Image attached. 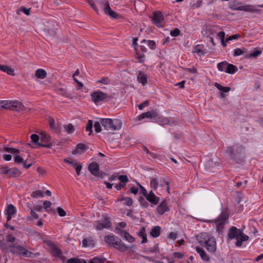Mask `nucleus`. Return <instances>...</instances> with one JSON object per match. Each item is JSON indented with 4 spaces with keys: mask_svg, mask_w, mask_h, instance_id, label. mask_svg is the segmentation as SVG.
I'll list each match as a JSON object with an SVG mask.
<instances>
[{
    "mask_svg": "<svg viewBox=\"0 0 263 263\" xmlns=\"http://www.w3.org/2000/svg\"><path fill=\"white\" fill-rule=\"evenodd\" d=\"M228 236L230 239H236L235 245L237 247H240L242 242L246 241L249 239L248 236L243 234L241 230L235 227L231 228L228 233Z\"/></svg>",
    "mask_w": 263,
    "mask_h": 263,
    "instance_id": "f257e3e1",
    "label": "nucleus"
},
{
    "mask_svg": "<svg viewBox=\"0 0 263 263\" xmlns=\"http://www.w3.org/2000/svg\"><path fill=\"white\" fill-rule=\"evenodd\" d=\"M101 125L107 130H118L121 128L122 122L120 120L105 118L101 119Z\"/></svg>",
    "mask_w": 263,
    "mask_h": 263,
    "instance_id": "f03ea898",
    "label": "nucleus"
},
{
    "mask_svg": "<svg viewBox=\"0 0 263 263\" xmlns=\"http://www.w3.org/2000/svg\"><path fill=\"white\" fill-rule=\"evenodd\" d=\"M105 241L121 251H126L128 248L119 238L114 236H107L104 238Z\"/></svg>",
    "mask_w": 263,
    "mask_h": 263,
    "instance_id": "7ed1b4c3",
    "label": "nucleus"
},
{
    "mask_svg": "<svg viewBox=\"0 0 263 263\" xmlns=\"http://www.w3.org/2000/svg\"><path fill=\"white\" fill-rule=\"evenodd\" d=\"M2 109H8L15 111H22L25 109L23 104L17 101H2Z\"/></svg>",
    "mask_w": 263,
    "mask_h": 263,
    "instance_id": "20e7f679",
    "label": "nucleus"
},
{
    "mask_svg": "<svg viewBox=\"0 0 263 263\" xmlns=\"http://www.w3.org/2000/svg\"><path fill=\"white\" fill-rule=\"evenodd\" d=\"M199 243L205 247L206 249L211 253H214L216 250V242L214 237H204L203 240H199Z\"/></svg>",
    "mask_w": 263,
    "mask_h": 263,
    "instance_id": "39448f33",
    "label": "nucleus"
},
{
    "mask_svg": "<svg viewBox=\"0 0 263 263\" xmlns=\"http://www.w3.org/2000/svg\"><path fill=\"white\" fill-rule=\"evenodd\" d=\"M242 151L241 146L238 145H234L232 146L228 147L226 154L228 157L231 159H235L239 157Z\"/></svg>",
    "mask_w": 263,
    "mask_h": 263,
    "instance_id": "423d86ee",
    "label": "nucleus"
},
{
    "mask_svg": "<svg viewBox=\"0 0 263 263\" xmlns=\"http://www.w3.org/2000/svg\"><path fill=\"white\" fill-rule=\"evenodd\" d=\"M9 249L10 252L13 254H18L25 257H32V253L21 246L13 244L9 246Z\"/></svg>",
    "mask_w": 263,
    "mask_h": 263,
    "instance_id": "0eeeda50",
    "label": "nucleus"
},
{
    "mask_svg": "<svg viewBox=\"0 0 263 263\" xmlns=\"http://www.w3.org/2000/svg\"><path fill=\"white\" fill-rule=\"evenodd\" d=\"M228 216L226 214H221L218 216L215 221V227L217 230L221 232L223 229V226L227 223Z\"/></svg>",
    "mask_w": 263,
    "mask_h": 263,
    "instance_id": "6e6552de",
    "label": "nucleus"
},
{
    "mask_svg": "<svg viewBox=\"0 0 263 263\" xmlns=\"http://www.w3.org/2000/svg\"><path fill=\"white\" fill-rule=\"evenodd\" d=\"M230 8L235 11H243L249 12H257L259 11L256 6L252 5H244L238 7H231Z\"/></svg>",
    "mask_w": 263,
    "mask_h": 263,
    "instance_id": "1a4fd4ad",
    "label": "nucleus"
},
{
    "mask_svg": "<svg viewBox=\"0 0 263 263\" xmlns=\"http://www.w3.org/2000/svg\"><path fill=\"white\" fill-rule=\"evenodd\" d=\"M153 21V23L158 27H163L164 26V17L162 13L159 11L154 13Z\"/></svg>",
    "mask_w": 263,
    "mask_h": 263,
    "instance_id": "9d476101",
    "label": "nucleus"
},
{
    "mask_svg": "<svg viewBox=\"0 0 263 263\" xmlns=\"http://www.w3.org/2000/svg\"><path fill=\"white\" fill-rule=\"evenodd\" d=\"M91 97L92 101L96 104L104 100L107 98V95L101 91H96L91 93Z\"/></svg>",
    "mask_w": 263,
    "mask_h": 263,
    "instance_id": "9b49d317",
    "label": "nucleus"
},
{
    "mask_svg": "<svg viewBox=\"0 0 263 263\" xmlns=\"http://www.w3.org/2000/svg\"><path fill=\"white\" fill-rule=\"evenodd\" d=\"M95 226L97 230L101 231L103 229H109L111 226V223L109 218L105 217L102 222L96 221Z\"/></svg>",
    "mask_w": 263,
    "mask_h": 263,
    "instance_id": "f8f14e48",
    "label": "nucleus"
},
{
    "mask_svg": "<svg viewBox=\"0 0 263 263\" xmlns=\"http://www.w3.org/2000/svg\"><path fill=\"white\" fill-rule=\"evenodd\" d=\"M159 118V114L156 110H152L141 114L138 117V120H141L144 118L157 119Z\"/></svg>",
    "mask_w": 263,
    "mask_h": 263,
    "instance_id": "ddd939ff",
    "label": "nucleus"
},
{
    "mask_svg": "<svg viewBox=\"0 0 263 263\" xmlns=\"http://www.w3.org/2000/svg\"><path fill=\"white\" fill-rule=\"evenodd\" d=\"M102 8L103 9L104 11L106 14L114 18H117L118 14L111 9L108 2L103 4L102 5Z\"/></svg>",
    "mask_w": 263,
    "mask_h": 263,
    "instance_id": "4468645a",
    "label": "nucleus"
},
{
    "mask_svg": "<svg viewBox=\"0 0 263 263\" xmlns=\"http://www.w3.org/2000/svg\"><path fill=\"white\" fill-rule=\"evenodd\" d=\"M88 170L91 174L95 176L102 177L103 176L99 173V165L96 162H92L88 166Z\"/></svg>",
    "mask_w": 263,
    "mask_h": 263,
    "instance_id": "2eb2a0df",
    "label": "nucleus"
},
{
    "mask_svg": "<svg viewBox=\"0 0 263 263\" xmlns=\"http://www.w3.org/2000/svg\"><path fill=\"white\" fill-rule=\"evenodd\" d=\"M116 231L121 236L123 237L125 240L129 242H133L135 241V238L127 232L121 230L119 228H117Z\"/></svg>",
    "mask_w": 263,
    "mask_h": 263,
    "instance_id": "dca6fc26",
    "label": "nucleus"
},
{
    "mask_svg": "<svg viewBox=\"0 0 263 263\" xmlns=\"http://www.w3.org/2000/svg\"><path fill=\"white\" fill-rule=\"evenodd\" d=\"M64 161L65 163L71 164L73 167H74L78 175L80 174V172L82 169V165L80 164H78L76 160L70 161L65 159Z\"/></svg>",
    "mask_w": 263,
    "mask_h": 263,
    "instance_id": "f3484780",
    "label": "nucleus"
},
{
    "mask_svg": "<svg viewBox=\"0 0 263 263\" xmlns=\"http://www.w3.org/2000/svg\"><path fill=\"white\" fill-rule=\"evenodd\" d=\"M145 198L148 201L154 204H157L159 201V198L156 196L152 191H151L149 193L147 194Z\"/></svg>",
    "mask_w": 263,
    "mask_h": 263,
    "instance_id": "a211bd4d",
    "label": "nucleus"
},
{
    "mask_svg": "<svg viewBox=\"0 0 263 263\" xmlns=\"http://www.w3.org/2000/svg\"><path fill=\"white\" fill-rule=\"evenodd\" d=\"M30 138L32 140V142L34 144H37L42 147H46V148L50 147V145L49 144H43V143L39 142L40 137L36 134L31 135Z\"/></svg>",
    "mask_w": 263,
    "mask_h": 263,
    "instance_id": "6ab92c4d",
    "label": "nucleus"
},
{
    "mask_svg": "<svg viewBox=\"0 0 263 263\" xmlns=\"http://www.w3.org/2000/svg\"><path fill=\"white\" fill-rule=\"evenodd\" d=\"M169 211V208L165 201L162 202L157 207V212L160 215L163 214L165 212Z\"/></svg>",
    "mask_w": 263,
    "mask_h": 263,
    "instance_id": "aec40b11",
    "label": "nucleus"
},
{
    "mask_svg": "<svg viewBox=\"0 0 263 263\" xmlns=\"http://www.w3.org/2000/svg\"><path fill=\"white\" fill-rule=\"evenodd\" d=\"M196 251L200 255L201 258L204 261H209L210 258L205 252L199 247H196Z\"/></svg>",
    "mask_w": 263,
    "mask_h": 263,
    "instance_id": "412c9836",
    "label": "nucleus"
},
{
    "mask_svg": "<svg viewBox=\"0 0 263 263\" xmlns=\"http://www.w3.org/2000/svg\"><path fill=\"white\" fill-rule=\"evenodd\" d=\"M147 76L142 72H139L137 80L139 83H141L143 85H145L147 83Z\"/></svg>",
    "mask_w": 263,
    "mask_h": 263,
    "instance_id": "4be33fe9",
    "label": "nucleus"
},
{
    "mask_svg": "<svg viewBox=\"0 0 263 263\" xmlns=\"http://www.w3.org/2000/svg\"><path fill=\"white\" fill-rule=\"evenodd\" d=\"M21 172L16 168H8V174L10 177H15L20 176Z\"/></svg>",
    "mask_w": 263,
    "mask_h": 263,
    "instance_id": "5701e85b",
    "label": "nucleus"
},
{
    "mask_svg": "<svg viewBox=\"0 0 263 263\" xmlns=\"http://www.w3.org/2000/svg\"><path fill=\"white\" fill-rule=\"evenodd\" d=\"M0 70L2 71L6 72L7 74L11 75V76H14V69L9 66H7L6 65H0Z\"/></svg>",
    "mask_w": 263,
    "mask_h": 263,
    "instance_id": "b1692460",
    "label": "nucleus"
},
{
    "mask_svg": "<svg viewBox=\"0 0 263 263\" xmlns=\"http://www.w3.org/2000/svg\"><path fill=\"white\" fill-rule=\"evenodd\" d=\"M86 149V146L85 145L82 143L78 144L75 149L72 152L73 154H77L79 153H82Z\"/></svg>",
    "mask_w": 263,
    "mask_h": 263,
    "instance_id": "393cba45",
    "label": "nucleus"
},
{
    "mask_svg": "<svg viewBox=\"0 0 263 263\" xmlns=\"http://www.w3.org/2000/svg\"><path fill=\"white\" fill-rule=\"evenodd\" d=\"M57 92L59 94L63 96H64L67 98L71 99H72V95L70 93L68 92V91L66 90V89L60 88L57 89Z\"/></svg>",
    "mask_w": 263,
    "mask_h": 263,
    "instance_id": "a878e982",
    "label": "nucleus"
},
{
    "mask_svg": "<svg viewBox=\"0 0 263 263\" xmlns=\"http://www.w3.org/2000/svg\"><path fill=\"white\" fill-rule=\"evenodd\" d=\"M46 71L43 69H38L35 71V76L38 79H43L46 77Z\"/></svg>",
    "mask_w": 263,
    "mask_h": 263,
    "instance_id": "bb28decb",
    "label": "nucleus"
},
{
    "mask_svg": "<svg viewBox=\"0 0 263 263\" xmlns=\"http://www.w3.org/2000/svg\"><path fill=\"white\" fill-rule=\"evenodd\" d=\"M227 73H230V74H234L235 72H236L237 70V68L236 66H235L234 65L229 64L227 62Z\"/></svg>",
    "mask_w": 263,
    "mask_h": 263,
    "instance_id": "cd10ccee",
    "label": "nucleus"
},
{
    "mask_svg": "<svg viewBox=\"0 0 263 263\" xmlns=\"http://www.w3.org/2000/svg\"><path fill=\"white\" fill-rule=\"evenodd\" d=\"M161 232L160 227L159 226L155 227L153 229H152L151 234L153 237H158Z\"/></svg>",
    "mask_w": 263,
    "mask_h": 263,
    "instance_id": "c85d7f7f",
    "label": "nucleus"
},
{
    "mask_svg": "<svg viewBox=\"0 0 263 263\" xmlns=\"http://www.w3.org/2000/svg\"><path fill=\"white\" fill-rule=\"evenodd\" d=\"M147 43V44L148 46L151 48V49H155L156 48V43L154 41L152 40H146L145 39H143L140 42L141 44L143 43Z\"/></svg>",
    "mask_w": 263,
    "mask_h": 263,
    "instance_id": "c756f323",
    "label": "nucleus"
},
{
    "mask_svg": "<svg viewBox=\"0 0 263 263\" xmlns=\"http://www.w3.org/2000/svg\"><path fill=\"white\" fill-rule=\"evenodd\" d=\"M82 247H87L91 246L93 245V241L91 238H84L82 240Z\"/></svg>",
    "mask_w": 263,
    "mask_h": 263,
    "instance_id": "7c9ffc66",
    "label": "nucleus"
},
{
    "mask_svg": "<svg viewBox=\"0 0 263 263\" xmlns=\"http://www.w3.org/2000/svg\"><path fill=\"white\" fill-rule=\"evenodd\" d=\"M215 86L220 91H221V92H229L231 88L229 87H225L221 85L220 84H218L217 83H216L215 84Z\"/></svg>",
    "mask_w": 263,
    "mask_h": 263,
    "instance_id": "2f4dec72",
    "label": "nucleus"
},
{
    "mask_svg": "<svg viewBox=\"0 0 263 263\" xmlns=\"http://www.w3.org/2000/svg\"><path fill=\"white\" fill-rule=\"evenodd\" d=\"M246 52H247V50L245 48H236L234 50L233 55L234 57H237V56L241 55Z\"/></svg>",
    "mask_w": 263,
    "mask_h": 263,
    "instance_id": "473e14b6",
    "label": "nucleus"
},
{
    "mask_svg": "<svg viewBox=\"0 0 263 263\" xmlns=\"http://www.w3.org/2000/svg\"><path fill=\"white\" fill-rule=\"evenodd\" d=\"M16 210L14 205L12 204H9L8 205L6 210L7 215H13L16 213Z\"/></svg>",
    "mask_w": 263,
    "mask_h": 263,
    "instance_id": "72a5a7b5",
    "label": "nucleus"
},
{
    "mask_svg": "<svg viewBox=\"0 0 263 263\" xmlns=\"http://www.w3.org/2000/svg\"><path fill=\"white\" fill-rule=\"evenodd\" d=\"M261 52L259 50H256L254 52L245 55V58H256L261 54Z\"/></svg>",
    "mask_w": 263,
    "mask_h": 263,
    "instance_id": "f704fd0d",
    "label": "nucleus"
},
{
    "mask_svg": "<svg viewBox=\"0 0 263 263\" xmlns=\"http://www.w3.org/2000/svg\"><path fill=\"white\" fill-rule=\"evenodd\" d=\"M227 62H222L217 64V68L220 71L227 72Z\"/></svg>",
    "mask_w": 263,
    "mask_h": 263,
    "instance_id": "c9c22d12",
    "label": "nucleus"
},
{
    "mask_svg": "<svg viewBox=\"0 0 263 263\" xmlns=\"http://www.w3.org/2000/svg\"><path fill=\"white\" fill-rule=\"evenodd\" d=\"M64 128L65 130L68 134H71L73 133L74 130V127L73 125L71 123H69L67 125H64Z\"/></svg>",
    "mask_w": 263,
    "mask_h": 263,
    "instance_id": "e433bc0d",
    "label": "nucleus"
},
{
    "mask_svg": "<svg viewBox=\"0 0 263 263\" xmlns=\"http://www.w3.org/2000/svg\"><path fill=\"white\" fill-rule=\"evenodd\" d=\"M41 141L44 143H48L50 141V137L46 133H43L41 136Z\"/></svg>",
    "mask_w": 263,
    "mask_h": 263,
    "instance_id": "4c0bfd02",
    "label": "nucleus"
},
{
    "mask_svg": "<svg viewBox=\"0 0 263 263\" xmlns=\"http://www.w3.org/2000/svg\"><path fill=\"white\" fill-rule=\"evenodd\" d=\"M159 184L158 181L156 178H152L150 181V185L151 188L154 190H156Z\"/></svg>",
    "mask_w": 263,
    "mask_h": 263,
    "instance_id": "58836bf2",
    "label": "nucleus"
},
{
    "mask_svg": "<svg viewBox=\"0 0 263 263\" xmlns=\"http://www.w3.org/2000/svg\"><path fill=\"white\" fill-rule=\"evenodd\" d=\"M106 259L105 258L94 257L90 260L88 263H105Z\"/></svg>",
    "mask_w": 263,
    "mask_h": 263,
    "instance_id": "ea45409f",
    "label": "nucleus"
},
{
    "mask_svg": "<svg viewBox=\"0 0 263 263\" xmlns=\"http://www.w3.org/2000/svg\"><path fill=\"white\" fill-rule=\"evenodd\" d=\"M31 196L33 198L43 197L44 196L43 192L40 190L33 191Z\"/></svg>",
    "mask_w": 263,
    "mask_h": 263,
    "instance_id": "a19ab883",
    "label": "nucleus"
},
{
    "mask_svg": "<svg viewBox=\"0 0 263 263\" xmlns=\"http://www.w3.org/2000/svg\"><path fill=\"white\" fill-rule=\"evenodd\" d=\"M4 151L5 152H7L8 153H12V154L18 153L20 152V151L18 149L14 148L7 147H4Z\"/></svg>",
    "mask_w": 263,
    "mask_h": 263,
    "instance_id": "79ce46f5",
    "label": "nucleus"
},
{
    "mask_svg": "<svg viewBox=\"0 0 263 263\" xmlns=\"http://www.w3.org/2000/svg\"><path fill=\"white\" fill-rule=\"evenodd\" d=\"M120 200L124 201L125 204L127 206H131L133 203V199L130 197L123 198Z\"/></svg>",
    "mask_w": 263,
    "mask_h": 263,
    "instance_id": "37998d69",
    "label": "nucleus"
},
{
    "mask_svg": "<svg viewBox=\"0 0 263 263\" xmlns=\"http://www.w3.org/2000/svg\"><path fill=\"white\" fill-rule=\"evenodd\" d=\"M80 74V71H79V69H77L75 72L74 73V74H73L72 76V77L73 78V80H74V81L79 85V86L80 87H82L83 86V84L79 82L76 78V77L79 76Z\"/></svg>",
    "mask_w": 263,
    "mask_h": 263,
    "instance_id": "c03bdc74",
    "label": "nucleus"
},
{
    "mask_svg": "<svg viewBox=\"0 0 263 263\" xmlns=\"http://www.w3.org/2000/svg\"><path fill=\"white\" fill-rule=\"evenodd\" d=\"M14 160L16 163H23L24 162L23 158L17 154L14 155Z\"/></svg>",
    "mask_w": 263,
    "mask_h": 263,
    "instance_id": "a18cd8bd",
    "label": "nucleus"
},
{
    "mask_svg": "<svg viewBox=\"0 0 263 263\" xmlns=\"http://www.w3.org/2000/svg\"><path fill=\"white\" fill-rule=\"evenodd\" d=\"M92 125H93V122H92V121L89 120L88 121V123H87L86 127V130L87 132H89V135H90V134L92 132Z\"/></svg>",
    "mask_w": 263,
    "mask_h": 263,
    "instance_id": "49530a36",
    "label": "nucleus"
},
{
    "mask_svg": "<svg viewBox=\"0 0 263 263\" xmlns=\"http://www.w3.org/2000/svg\"><path fill=\"white\" fill-rule=\"evenodd\" d=\"M67 263H86L84 259H77L76 258H71L68 259Z\"/></svg>",
    "mask_w": 263,
    "mask_h": 263,
    "instance_id": "de8ad7c7",
    "label": "nucleus"
},
{
    "mask_svg": "<svg viewBox=\"0 0 263 263\" xmlns=\"http://www.w3.org/2000/svg\"><path fill=\"white\" fill-rule=\"evenodd\" d=\"M118 180L121 181V183L125 185L126 183L128 181V179L126 175H120L118 177Z\"/></svg>",
    "mask_w": 263,
    "mask_h": 263,
    "instance_id": "09e8293b",
    "label": "nucleus"
},
{
    "mask_svg": "<svg viewBox=\"0 0 263 263\" xmlns=\"http://www.w3.org/2000/svg\"><path fill=\"white\" fill-rule=\"evenodd\" d=\"M8 167L6 165H1L0 166V174H8Z\"/></svg>",
    "mask_w": 263,
    "mask_h": 263,
    "instance_id": "8fccbe9b",
    "label": "nucleus"
},
{
    "mask_svg": "<svg viewBox=\"0 0 263 263\" xmlns=\"http://www.w3.org/2000/svg\"><path fill=\"white\" fill-rule=\"evenodd\" d=\"M101 122H96L94 124V128L96 132L100 133L101 131Z\"/></svg>",
    "mask_w": 263,
    "mask_h": 263,
    "instance_id": "3c124183",
    "label": "nucleus"
},
{
    "mask_svg": "<svg viewBox=\"0 0 263 263\" xmlns=\"http://www.w3.org/2000/svg\"><path fill=\"white\" fill-rule=\"evenodd\" d=\"M180 31L178 28L172 30L170 32V34L172 36H177L180 34Z\"/></svg>",
    "mask_w": 263,
    "mask_h": 263,
    "instance_id": "603ef678",
    "label": "nucleus"
},
{
    "mask_svg": "<svg viewBox=\"0 0 263 263\" xmlns=\"http://www.w3.org/2000/svg\"><path fill=\"white\" fill-rule=\"evenodd\" d=\"M207 165L209 166V167H213L214 166H219V163L218 162H214L213 160H209L207 162Z\"/></svg>",
    "mask_w": 263,
    "mask_h": 263,
    "instance_id": "864d4df0",
    "label": "nucleus"
},
{
    "mask_svg": "<svg viewBox=\"0 0 263 263\" xmlns=\"http://www.w3.org/2000/svg\"><path fill=\"white\" fill-rule=\"evenodd\" d=\"M239 37H240V35L239 34H234L232 36H230L228 37L226 39V41L228 42V41H231L232 40H236V39H238Z\"/></svg>",
    "mask_w": 263,
    "mask_h": 263,
    "instance_id": "5fc2aeb1",
    "label": "nucleus"
},
{
    "mask_svg": "<svg viewBox=\"0 0 263 263\" xmlns=\"http://www.w3.org/2000/svg\"><path fill=\"white\" fill-rule=\"evenodd\" d=\"M149 102L147 100L144 101L142 103L138 105L139 109L140 110H142L144 107L147 106Z\"/></svg>",
    "mask_w": 263,
    "mask_h": 263,
    "instance_id": "6e6d98bb",
    "label": "nucleus"
},
{
    "mask_svg": "<svg viewBox=\"0 0 263 263\" xmlns=\"http://www.w3.org/2000/svg\"><path fill=\"white\" fill-rule=\"evenodd\" d=\"M52 251L53 254L58 256H59L61 255V251L60 249L55 246L53 247Z\"/></svg>",
    "mask_w": 263,
    "mask_h": 263,
    "instance_id": "4d7b16f0",
    "label": "nucleus"
},
{
    "mask_svg": "<svg viewBox=\"0 0 263 263\" xmlns=\"http://www.w3.org/2000/svg\"><path fill=\"white\" fill-rule=\"evenodd\" d=\"M57 212L59 214V215L61 216V217H63V216H65L66 215V212L63 209H62L61 208H57Z\"/></svg>",
    "mask_w": 263,
    "mask_h": 263,
    "instance_id": "13d9d810",
    "label": "nucleus"
},
{
    "mask_svg": "<svg viewBox=\"0 0 263 263\" xmlns=\"http://www.w3.org/2000/svg\"><path fill=\"white\" fill-rule=\"evenodd\" d=\"M149 250L152 253H157L159 252L158 245L156 244L154 247L150 248Z\"/></svg>",
    "mask_w": 263,
    "mask_h": 263,
    "instance_id": "bf43d9fd",
    "label": "nucleus"
},
{
    "mask_svg": "<svg viewBox=\"0 0 263 263\" xmlns=\"http://www.w3.org/2000/svg\"><path fill=\"white\" fill-rule=\"evenodd\" d=\"M51 205V202L48 200L44 201L43 203V208L44 209H47L48 208L50 207Z\"/></svg>",
    "mask_w": 263,
    "mask_h": 263,
    "instance_id": "052dcab7",
    "label": "nucleus"
},
{
    "mask_svg": "<svg viewBox=\"0 0 263 263\" xmlns=\"http://www.w3.org/2000/svg\"><path fill=\"white\" fill-rule=\"evenodd\" d=\"M19 11H21L24 12L25 14H26L27 15L30 14V13H29L30 9H27L24 7H21Z\"/></svg>",
    "mask_w": 263,
    "mask_h": 263,
    "instance_id": "680f3d73",
    "label": "nucleus"
},
{
    "mask_svg": "<svg viewBox=\"0 0 263 263\" xmlns=\"http://www.w3.org/2000/svg\"><path fill=\"white\" fill-rule=\"evenodd\" d=\"M184 70L192 73H196L197 72V69L194 67L192 68H186L184 69Z\"/></svg>",
    "mask_w": 263,
    "mask_h": 263,
    "instance_id": "e2e57ef3",
    "label": "nucleus"
},
{
    "mask_svg": "<svg viewBox=\"0 0 263 263\" xmlns=\"http://www.w3.org/2000/svg\"><path fill=\"white\" fill-rule=\"evenodd\" d=\"M98 82L107 85L110 83V81L108 78H102L101 80L98 81Z\"/></svg>",
    "mask_w": 263,
    "mask_h": 263,
    "instance_id": "0e129e2a",
    "label": "nucleus"
},
{
    "mask_svg": "<svg viewBox=\"0 0 263 263\" xmlns=\"http://www.w3.org/2000/svg\"><path fill=\"white\" fill-rule=\"evenodd\" d=\"M15 238L12 235H9L6 238V241L10 242H13L15 240Z\"/></svg>",
    "mask_w": 263,
    "mask_h": 263,
    "instance_id": "69168bd1",
    "label": "nucleus"
},
{
    "mask_svg": "<svg viewBox=\"0 0 263 263\" xmlns=\"http://www.w3.org/2000/svg\"><path fill=\"white\" fill-rule=\"evenodd\" d=\"M218 37L221 40H223L224 39L225 37V33L223 31L219 32L217 33Z\"/></svg>",
    "mask_w": 263,
    "mask_h": 263,
    "instance_id": "338daca9",
    "label": "nucleus"
},
{
    "mask_svg": "<svg viewBox=\"0 0 263 263\" xmlns=\"http://www.w3.org/2000/svg\"><path fill=\"white\" fill-rule=\"evenodd\" d=\"M145 229L144 228H142L140 230L139 232L138 233V235L140 237H142L146 235L145 234Z\"/></svg>",
    "mask_w": 263,
    "mask_h": 263,
    "instance_id": "774afa93",
    "label": "nucleus"
}]
</instances>
